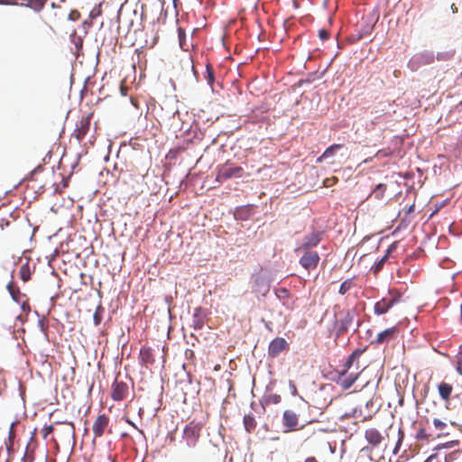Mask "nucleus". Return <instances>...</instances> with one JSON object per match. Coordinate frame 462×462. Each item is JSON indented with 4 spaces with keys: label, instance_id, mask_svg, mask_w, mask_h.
Segmentation results:
<instances>
[{
    "label": "nucleus",
    "instance_id": "de8ad7c7",
    "mask_svg": "<svg viewBox=\"0 0 462 462\" xmlns=\"http://www.w3.org/2000/svg\"><path fill=\"white\" fill-rule=\"evenodd\" d=\"M8 287H9V290H10L11 294H12V295H13V297L15 299V297H14V291L11 290L12 286H11V285H9Z\"/></svg>",
    "mask_w": 462,
    "mask_h": 462
},
{
    "label": "nucleus",
    "instance_id": "423d86ee",
    "mask_svg": "<svg viewBox=\"0 0 462 462\" xmlns=\"http://www.w3.org/2000/svg\"><path fill=\"white\" fill-rule=\"evenodd\" d=\"M110 418L106 414H100L97 417L92 425V431L96 438H101L106 432L112 433L109 426Z\"/></svg>",
    "mask_w": 462,
    "mask_h": 462
},
{
    "label": "nucleus",
    "instance_id": "a878e982",
    "mask_svg": "<svg viewBox=\"0 0 462 462\" xmlns=\"http://www.w3.org/2000/svg\"><path fill=\"white\" fill-rule=\"evenodd\" d=\"M14 425L15 423H11L9 432H8V441L9 444H7V448H11L14 443V439L15 438V431H14Z\"/></svg>",
    "mask_w": 462,
    "mask_h": 462
},
{
    "label": "nucleus",
    "instance_id": "72a5a7b5",
    "mask_svg": "<svg viewBox=\"0 0 462 462\" xmlns=\"http://www.w3.org/2000/svg\"><path fill=\"white\" fill-rule=\"evenodd\" d=\"M416 438L418 439H428V433L425 429H420L416 435Z\"/></svg>",
    "mask_w": 462,
    "mask_h": 462
},
{
    "label": "nucleus",
    "instance_id": "6e6552de",
    "mask_svg": "<svg viewBox=\"0 0 462 462\" xmlns=\"http://www.w3.org/2000/svg\"><path fill=\"white\" fill-rule=\"evenodd\" d=\"M129 393V386L126 383L116 378L111 388V397L116 402L125 400Z\"/></svg>",
    "mask_w": 462,
    "mask_h": 462
},
{
    "label": "nucleus",
    "instance_id": "cd10ccee",
    "mask_svg": "<svg viewBox=\"0 0 462 462\" xmlns=\"http://www.w3.org/2000/svg\"><path fill=\"white\" fill-rule=\"evenodd\" d=\"M102 14V9L101 5H96L89 13V18L91 20L97 18V16H100Z\"/></svg>",
    "mask_w": 462,
    "mask_h": 462
},
{
    "label": "nucleus",
    "instance_id": "6ab92c4d",
    "mask_svg": "<svg viewBox=\"0 0 462 462\" xmlns=\"http://www.w3.org/2000/svg\"><path fill=\"white\" fill-rule=\"evenodd\" d=\"M244 425L247 432L253 431L256 427L254 416L253 414L245 415Z\"/></svg>",
    "mask_w": 462,
    "mask_h": 462
},
{
    "label": "nucleus",
    "instance_id": "412c9836",
    "mask_svg": "<svg viewBox=\"0 0 462 462\" xmlns=\"http://www.w3.org/2000/svg\"><path fill=\"white\" fill-rule=\"evenodd\" d=\"M204 77L208 83L212 87L215 82V73L214 69L210 63H207L206 65V71Z\"/></svg>",
    "mask_w": 462,
    "mask_h": 462
},
{
    "label": "nucleus",
    "instance_id": "473e14b6",
    "mask_svg": "<svg viewBox=\"0 0 462 462\" xmlns=\"http://www.w3.org/2000/svg\"><path fill=\"white\" fill-rule=\"evenodd\" d=\"M100 309H101V308H100V307H98V308L97 309L96 312L94 313V316H93L94 323H95V325H97H97H99V324L101 323V321H102V316H101V314L99 313V310H100Z\"/></svg>",
    "mask_w": 462,
    "mask_h": 462
},
{
    "label": "nucleus",
    "instance_id": "a19ab883",
    "mask_svg": "<svg viewBox=\"0 0 462 462\" xmlns=\"http://www.w3.org/2000/svg\"><path fill=\"white\" fill-rule=\"evenodd\" d=\"M396 249L395 244H392L389 248L387 249L385 254H387V257L391 254L392 252H393Z\"/></svg>",
    "mask_w": 462,
    "mask_h": 462
},
{
    "label": "nucleus",
    "instance_id": "a18cd8bd",
    "mask_svg": "<svg viewBox=\"0 0 462 462\" xmlns=\"http://www.w3.org/2000/svg\"><path fill=\"white\" fill-rule=\"evenodd\" d=\"M451 9H452L453 13H457V6L455 5V4H452V5H451Z\"/></svg>",
    "mask_w": 462,
    "mask_h": 462
},
{
    "label": "nucleus",
    "instance_id": "ea45409f",
    "mask_svg": "<svg viewBox=\"0 0 462 462\" xmlns=\"http://www.w3.org/2000/svg\"><path fill=\"white\" fill-rule=\"evenodd\" d=\"M15 0H0V5H15Z\"/></svg>",
    "mask_w": 462,
    "mask_h": 462
},
{
    "label": "nucleus",
    "instance_id": "c9c22d12",
    "mask_svg": "<svg viewBox=\"0 0 462 462\" xmlns=\"http://www.w3.org/2000/svg\"><path fill=\"white\" fill-rule=\"evenodd\" d=\"M456 370L458 374H462V354L457 356Z\"/></svg>",
    "mask_w": 462,
    "mask_h": 462
},
{
    "label": "nucleus",
    "instance_id": "7c9ffc66",
    "mask_svg": "<svg viewBox=\"0 0 462 462\" xmlns=\"http://www.w3.org/2000/svg\"><path fill=\"white\" fill-rule=\"evenodd\" d=\"M178 34H179V40H180V45L181 48H184V40L186 37V33L184 29L179 28L178 29Z\"/></svg>",
    "mask_w": 462,
    "mask_h": 462
},
{
    "label": "nucleus",
    "instance_id": "a211bd4d",
    "mask_svg": "<svg viewBox=\"0 0 462 462\" xmlns=\"http://www.w3.org/2000/svg\"><path fill=\"white\" fill-rule=\"evenodd\" d=\"M362 354L361 350H356L351 355L348 356L346 363L343 365L342 371L339 372V374L346 375L347 371L351 368L354 361L358 358V356Z\"/></svg>",
    "mask_w": 462,
    "mask_h": 462
},
{
    "label": "nucleus",
    "instance_id": "2f4dec72",
    "mask_svg": "<svg viewBox=\"0 0 462 462\" xmlns=\"http://www.w3.org/2000/svg\"><path fill=\"white\" fill-rule=\"evenodd\" d=\"M54 430V428L52 425H48V426H45L43 429H42V437L44 439H47V437L52 433Z\"/></svg>",
    "mask_w": 462,
    "mask_h": 462
},
{
    "label": "nucleus",
    "instance_id": "9b49d317",
    "mask_svg": "<svg viewBox=\"0 0 462 462\" xmlns=\"http://www.w3.org/2000/svg\"><path fill=\"white\" fill-rule=\"evenodd\" d=\"M288 348L289 344L283 337H276L270 343L268 347V354L271 357H276L282 351Z\"/></svg>",
    "mask_w": 462,
    "mask_h": 462
},
{
    "label": "nucleus",
    "instance_id": "4c0bfd02",
    "mask_svg": "<svg viewBox=\"0 0 462 462\" xmlns=\"http://www.w3.org/2000/svg\"><path fill=\"white\" fill-rule=\"evenodd\" d=\"M80 17V14L79 12L76 11V10H73L69 13V18L71 20V21H76L78 20L79 18Z\"/></svg>",
    "mask_w": 462,
    "mask_h": 462
},
{
    "label": "nucleus",
    "instance_id": "f8f14e48",
    "mask_svg": "<svg viewBox=\"0 0 462 462\" xmlns=\"http://www.w3.org/2000/svg\"><path fill=\"white\" fill-rule=\"evenodd\" d=\"M321 237L319 233L313 232L303 238L302 244L295 249L296 252L307 251L317 246L320 242Z\"/></svg>",
    "mask_w": 462,
    "mask_h": 462
},
{
    "label": "nucleus",
    "instance_id": "f257e3e1",
    "mask_svg": "<svg viewBox=\"0 0 462 462\" xmlns=\"http://www.w3.org/2000/svg\"><path fill=\"white\" fill-rule=\"evenodd\" d=\"M201 430L202 425L199 422L192 420L188 423L183 430L182 439L180 442L181 448L184 449H189L196 447L200 438Z\"/></svg>",
    "mask_w": 462,
    "mask_h": 462
},
{
    "label": "nucleus",
    "instance_id": "7ed1b4c3",
    "mask_svg": "<svg viewBox=\"0 0 462 462\" xmlns=\"http://www.w3.org/2000/svg\"><path fill=\"white\" fill-rule=\"evenodd\" d=\"M354 320L353 313L348 310H338L335 312V321L333 330L335 332L336 338L340 337L346 334L352 325Z\"/></svg>",
    "mask_w": 462,
    "mask_h": 462
},
{
    "label": "nucleus",
    "instance_id": "f3484780",
    "mask_svg": "<svg viewBox=\"0 0 462 462\" xmlns=\"http://www.w3.org/2000/svg\"><path fill=\"white\" fill-rule=\"evenodd\" d=\"M357 378H358V374H350L348 376H346V375L339 374L338 383L343 389L347 390L354 384V383L357 380Z\"/></svg>",
    "mask_w": 462,
    "mask_h": 462
},
{
    "label": "nucleus",
    "instance_id": "bb28decb",
    "mask_svg": "<svg viewBox=\"0 0 462 462\" xmlns=\"http://www.w3.org/2000/svg\"><path fill=\"white\" fill-rule=\"evenodd\" d=\"M281 401H282V397L280 394H277V393H272L266 397L267 403L278 404L281 402Z\"/></svg>",
    "mask_w": 462,
    "mask_h": 462
},
{
    "label": "nucleus",
    "instance_id": "ddd939ff",
    "mask_svg": "<svg viewBox=\"0 0 462 462\" xmlns=\"http://www.w3.org/2000/svg\"><path fill=\"white\" fill-rule=\"evenodd\" d=\"M139 358L141 364L146 367L153 365L155 363L153 349L146 346H142L140 349Z\"/></svg>",
    "mask_w": 462,
    "mask_h": 462
},
{
    "label": "nucleus",
    "instance_id": "49530a36",
    "mask_svg": "<svg viewBox=\"0 0 462 462\" xmlns=\"http://www.w3.org/2000/svg\"><path fill=\"white\" fill-rule=\"evenodd\" d=\"M372 162V157L367 158V159H365V160L363 161V163H367V162Z\"/></svg>",
    "mask_w": 462,
    "mask_h": 462
},
{
    "label": "nucleus",
    "instance_id": "1a4fd4ad",
    "mask_svg": "<svg viewBox=\"0 0 462 462\" xmlns=\"http://www.w3.org/2000/svg\"><path fill=\"white\" fill-rule=\"evenodd\" d=\"M91 114L82 116L81 119L77 123L76 128L72 133V136L77 139L78 142H81L90 128Z\"/></svg>",
    "mask_w": 462,
    "mask_h": 462
},
{
    "label": "nucleus",
    "instance_id": "20e7f679",
    "mask_svg": "<svg viewBox=\"0 0 462 462\" xmlns=\"http://www.w3.org/2000/svg\"><path fill=\"white\" fill-rule=\"evenodd\" d=\"M401 330L399 326H393L380 331L374 338L371 340L373 346L388 345L398 339Z\"/></svg>",
    "mask_w": 462,
    "mask_h": 462
},
{
    "label": "nucleus",
    "instance_id": "f704fd0d",
    "mask_svg": "<svg viewBox=\"0 0 462 462\" xmlns=\"http://www.w3.org/2000/svg\"><path fill=\"white\" fill-rule=\"evenodd\" d=\"M319 36L322 41H326L329 38V32L326 29H320L319 31Z\"/></svg>",
    "mask_w": 462,
    "mask_h": 462
},
{
    "label": "nucleus",
    "instance_id": "58836bf2",
    "mask_svg": "<svg viewBox=\"0 0 462 462\" xmlns=\"http://www.w3.org/2000/svg\"><path fill=\"white\" fill-rule=\"evenodd\" d=\"M425 462H440V460L437 454H432L425 460Z\"/></svg>",
    "mask_w": 462,
    "mask_h": 462
},
{
    "label": "nucleus",
    "instance_id": "79ce46f5",
    "mask_svg": "<svg viewBox=\"0 0 462 462\" xmlns=\"http://www.w3.org/2000/svg\"><path fill=\"white\" fill-rule=\"evenodd\" d=\"M9 225H10L9 221H7L5 219L2 218L0 220V226L2 229H4V226H8Z\"/></svg>",
    "mask_w": 462,
    "mask_h": 462
},
{
    "label": "nucleus",
    "instance_id": "c85d7f7f",
    "mask_svg": "<svg viewBox=\"0 0 462 462\" xmlns=\"http://www.w3.org/2000/svg\"><path fill=\"white\" fill-rule=\"evenodd\" d=\"M196 312H199V309H196L195 310ZM194 328L195 329H200L202 328L203 325H204V322L202 319H200L199 318H198V314L195 313L194 314Z\"/></svg>",
    "mask_w": 462,
    "mask_h": 462
},
{
    "label": "nucleus",
    "instance_id": "5701e85b",
    "mask_svg": "<svg viewBox=\"0 0 462 462\" xmlns=\"http://www.w3.org/2000/svg\"><path fill=\"white\" fill-rule=\"evenodd\" d=\"M353 287V280L352 279H347L346 281H344L341 285H340V288H339V291L338 292L341 294V295H344L346 294L351 288Z\"/></svg>",
    "mask_w": 462,
    "mask_h": 462
},
{
    "label": "nucleus",
    "instance_id": "4468645a",
    "mask_svg": "<svg viewBox=\"0 0 462 462\" xmlns=\"http://www.w3.org/2000/svg\"><path fill=\"white\" fill-rule=\"evenodd\" d=\"M365 439L373 448H375L382 443L383 437L377 429L369 428L365 431Z\"/></svg>",
    "mask_w": 462,
    "mask_h": 462
},
{
    "label": "nucleus",
    "instance_id": "393cba45",
    "mask_svg": "<svg viewBox=\"0 0 462 462\" xmlns=\"http://www.w3.org/2000/svg\"><path fill=\"white\" fill-rule=\"evenodd\" d=\"M19 274L23 282H28L31 279V272L29 266L26 264L23 265L20 269Z\"/></svg>",
    "mask_w": 462,
    "mask_h": 462
},
{
    "label": "nucleus",
    "instance_id": "39448f33",
    "mask_svg": "<svg viewBox=\"0 0 462 462\" xmlns=\"http://www.w3.org/2000/svg\"><path fill=\"white\" fill-rule=\"evenodd\" d=\"M400 295L396 291H390L386 297L377 301L374 306V312L375 315L385 314L393 306L398 303Z\"/></svg>",
    "mask_w": 462,
    "mask_h": 462
},
{
    "label": "nucleus",
    "instance_id": "2eb2a0df",
    "mask_svg": "<svg viewBox=\"0 0 462 462\" xmlns=\"http://www.w3.org/2000/svg\"><path fill=\"white\" fill-rule=\"evenodd\" d=\"M440 398L446 402L448 403L450 400V396L453 393V385L445 381L440 382L437 386Z\"/></svg>",
    "mask_w": 462,
    "mask_h": 462
},
{
    "label": "nucleus",
    "instance_id": "f03ea898",
    "mask_svg": "<svg viewBox=\"0 0 462 462\" xmlns=\"http://www.w3.org/2000/svg\"><path fill=\"white\" fill-rule=\"evenodd\" d=\"M244 176V169L241 166H237L230 161H226L225 163L220 164L217 167V177L216 181L223 183L230 179H238Z\"/></svg>",
    "mask_w": 462,
    "mask_h": 462
},
{
    "label": "nucleus",
    "instance_id": "8fccbe9b",
    "mask_svg": "<svg viewBox=\"0 0 462 462\" xmlns=\"http://www.w3.org/2000/svg\"><path fill=\"white\" fill-rule=\"evenodd\" d=\"M40 5H41V7H42L44 5V2L43 1H40Z\"/></svg>",
    "mask_w": 462,
    "mask_h": 462
},
{
    "label": "nucleus",
    "instance_id": "37998d69",
    "mask_svg": "<svg viewBox=\"0 0 462 462\" xmlns=\"http://www.w3.org/2000/svg\"><path fill=\"white\" fill-rule=\"evenodd\" d=\"M304 462H319L315 457H308Z\"/></svg>",
    "mask_w": 462,
    "mask_h": 462
},
{
    "label": "nucleus",
    "instance_id": "dca6fc26",
    "mask_svg": "<svg viewBox=\"0 0 462 462\" xmlns=\"http://www.w3.org/2000/svg\"><path fill=\"white\" fill-rule=\"evenodd\" d=\"M343 147L341 143H335L328 147L324 152L317 159V162L320 163L326 159L335 155L336 152Z\"/></svg>",
    "mask_w": 462,
    "mask_h": 462
},
{
    "label": "nucleus",
    "instance_id": "9d476101",
    "mask_svg": "<svg viewBox=\"0 0 462 462\" xmlns=\"http://www.w3.org/2000/svg\"><path fill=\"white\" fill-rule=\"evenodd\" d=\"M299 423L298 415L291 410H286L282 414V425L285 428V432L294 431L300 430L304 427L301 426L300 429L297 428Z\"/></svg>",
    "mask_w": 462,
    "mask_h": 462
},
{
    "label": "nucleus",
    "instance_id": "c03bdc74",
    "mask_svg": "<svg viewBox=\"0 0 462 462\" xmlns=\"http://www.w3.org/2000/svg\"><path fill=\"white\" fill-rule=\"evenodd\" d=\"M255 283H256V284H259V283H264V280H263V279H262V278L256 279Z\"/></svg>",
    "mask_w": 462,
    "mask_h": 462
},
{
    "label": "nucleus",
    "instance_id": "aec40b11",
    "mask_svg": "<svg viewBox=\"0 0 462 462\" xmlns=\"http://www.w3.org/2000/svg\"><path fill=\"white\" fill-rule=\"evenodd\" d=\"M386 189H387V186L385 184L380 183L371 192L370 197L374 196V199H382L384 197Z\"/></svg>",
    "mask_w": 462,
    "mask_h": 462
},
{
    "label": "nucleus",
    "instance_id": "c756f323",
    "mask_svg": "<svg viewBox=\"0 0 462 462\" xmlns=\"http://www.w3.org/2000/svg\"><path fill=\"white\" fill-rule=\"evenodd\" d=\"M433 424L436 430L440 431L444 430L447 428V423L437 418L433 419Z\"/></svg>",
    "mask_w": 462,
    "mask_h": 462
},
{
    "label": "nucleus",
    "instance_id": "09e8293b",
    "mask_svg": "<svg viewBox=\"0 0 462 462\" xmlns=\"http://www.w3.org/2000/svg\"><path fill=\"white\" fill-rule=\"evenodd\" d=\"M127 422H128L130 425H132L133 427L136 428V426H135V425H134L131 420H127Z\"/></svg>",
    "mask_w": 462,
    "mask_h": 462
},
{
    "label": "nucleus",
    "instance_id": "e433bc0d",
    "mask_svg": "<svg viewBox=\"0 0 462 462\" xmlns=\"http://www.w3.org/2000/svg\"><path fill=\"white\" fill-rule=\"evenodd\" d=\"M277 295L280 298H287L289 296V291L285 288H281L277 290Z\"/></svg>",
    "mask_w": 462,
    "mask_h": 462
},
{
    "label": "nucleus",
    "instance_id": "0eeeda50",
    "mask_svg": "<svg viewBox=\"0 0 462 462\" xmlns=\"http://www.w3.org/2000/svg\"><path fill=\"white\" fill-rule=\"evenodd\" d=\"M302 252L303 255L300 259V265L307 271L316 269L320 260L319 254L311 250Z\"/></svg>",
    "mask_w": 462,
    "mask_h": 462
},
{
    "label": "nucleus",
    "instance_id": "b1692460",
    "mask_svg": "<svg viewBox=\"0 0 462 462\" xmlns=\"http://www.w3.org/2000/svg\"><path fill=\"white\" fill-rule=\"evenodd\" d=\"M387 259V254H384L377 263H374L372 267V271L374 274H377L383 269Z\"/></svg>",
    "mask_w": 462,
    "mask_h": 462
},
{
    "label": "nucleus",
    "instance_id": "4be33fe9",
    "mask_svg": "<svg viewBox=\"0 0 462 462\" xmlns=\"http://www.w3.org/2000/svg\"><path fill=\"white\" fill-rule=\"evenodd\" d=\"M396 433H397L398 439H397V441H396V444H395V448L393 449V453L394 454L398 453V451H399V449H400V448L402 446L403 438H404V431H403V430L401 427H399L397 429Z\"/></svg>",
    "mask_w": 462,
    "mask_h": 462
}]
</instances>
